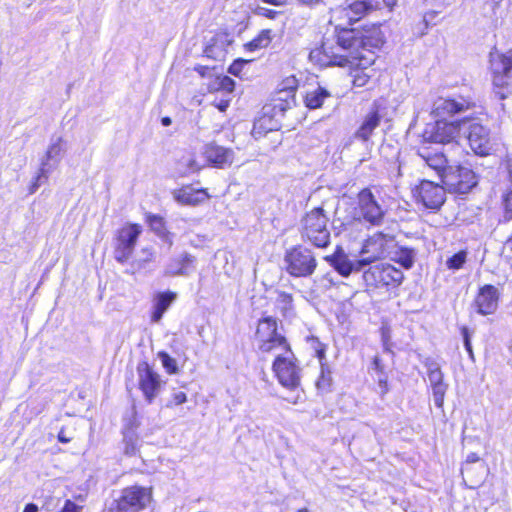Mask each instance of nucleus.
I'll list each match as a JSON object with an SVG mask.
<instances>
[{"label": "nucleus", "mask_w": 512, "mask_h": 512, "mask_svg": "<svg viewBox=\"0 0 512 512\" xmlns=\"http://www.w3.org/2000/svg\"><path fill=\"white\" fill-rule=\"evenodd\" d=\"M254 337L261 353L280 352L271 364V370L278 383L290 391L299 389L302 369L289 340L279 331L277 319L273 316L260 318Z\"/></svg>", "instance_id": "obj_1"}, {"label": "nucleus", "mask_w": 512, "mask_h": 512, "mask_svg": "<svg viewBox=\"0 0 512 512\" xmlns=\"http://www.w3.org/2000/svg\"><path fill=\"white\" fill-rule=\"evenodd\" d=\"M383 26L384 22H372L356 26L355 29H341L339 41L335 44L343 51L361 48L367 51V55L376 56L375 52L380 51L387 42Z\"/></svg>", "instance_id": "obj_2"}, {"label": "nucleus", "mask_w": 512, "mask_h": 512, "mask_svg": "<svg viewBox=\"0 0 512 512\" xmlns=\"http://www.w3.org/2000/svg\"><path fill=\"white\" fill-rule=\"evenodd\" d=\"M301 239L315 248L325 249L331 244L330 218L322 206L306 211L300 219Z\"/></svg>", "instance_id": "obj_3"}, {"label": "nucleus", "mask_w": 512, "mask_h": 512, "mask_svg": "<svg viewBox=\"0 0 512 512\" xmlns=\"http://www.w3.org/2000/svg\"><path fill=\"white\" fill-rule=\"evenodd\" d=\"M377 56H369L362 52L347 55V68L350 85L353 89L372 90L380 82V70L376 69Z\"/></svg>", "instance_id": "obj_4"}, {"label": "nucleus", "mask_w": 512, "mask_h": 512, "mask_svg": "<svg viewBox=\"0 0 512 512\" xmlns=\"http://www.w3.org/2000/svg\"><path fill=\"white\" fill-rule=\"evenodd\" d=\"M379 6L374 0H353L345 5L336 7L329 20L333 26V39L338 42L341 29H355V23L363 20L371 13L377 11Z\"/></svg>", "instance_id": "obj_5"}, {"label": "nucleus", "mask_w": 512, "mask_h": 512, "mask_svg": "<svg viewBox=\"0 0 512 512\" xmlns=\"http://www.w3.org/2000/svg\"><path fill=\"white\" fill-rule=\"evenodd\" d=\"M363 282L367 292L386 291L398 288L404 279L403 272L388 263L370 266L363 272Z\"/></svg>", "instance_id": "obj_6"}, {"label": "nucleus", "mask_w": 512, "mask_h": 512, "mask_svg": "<svg viewBox=\"0 0 512 512\" xmlns=\"http://www.w3.org/2000/svg\"><path fill=\"white\" fill-rule=\"evenodd\" d=\"M153 502L151 486L130 485L121 490L106 512H143Z\"/></svg>", "instance_id": "obj_7"}, {"label": "nucleus", "mask_w": 512, "mask_h": 512, "mask_svg": "<svg viewBox=\"0 0 512 512\" xmlns=\"http://www.w3.org/2000/svg\"><path fill=\"white\" fill-rule=\"evenodd\" d=\"M142 232V225L136 222H125L114 231L111 245L113 258L117 263H128L134 255Z\"/></svg>", "instance_id": "obj_8"}, {"label": "nucleus", "mask_w": 512, "mask_h": 512, "mask_svg": "<svg viewBox=\"0 0 512 512\" xmlns=\"http://www.w3.org/2000/svg\"><path fill=\"white\" fill-rule=\"evenodd\" d=\"M284 269L293 278H308L318 267L315 253L303 244L288 248L283 257Z\"/></svg>", "instance_id": "obj_9"}, {"label": "nucleus", "mask_w": 512, "mask_h": 512, "mask_svg": "<svg viewBox=\"0 0 512 512\" xmlns=\"http://www.w3.org/2000/svg\"><path fill=\"white\" fill-rule=\"evenodd\" d=\"M386 210L379 203L370 187H364L356 194L353 217L359 223L380 226L384 223Z\"/></svg>", "instance_id": "obj_10"}, {"label": "nucleus", "mask_w": 512, "mask_h": 512, "mask_svg": "<svg viewBox=\"0 0 512 512\" xmlns=\"http://www.w3.org/2000/svg\"><path fill=\"white\" fill-rule=\"evenodd\" d=\"M488 69L495 93L501 99H505L509 93L512 79V50L507 52L491 51Z\"/></svg>", "instance_id": "obj_11"}, {"label": "nucleus", "mask_w": 512, "mask_h": 512, "mask_svg": "<svg viewBox=\"0 0 512 512\" xmlns=\"http://www.w3.org/2000/svg\"><path fill=\"white\" fill-rule=\"evenodd\" d=\"M478 181V175L471 167L459 163L451 165L440 182L448 193L465 195L477 186Z\"/></svg>", "instance_id": "obj_12"}, {"label": "nucleus", "mask_w": 512, "mask_h": 512, "mask_svg": "<svg viewBox=\"0 0 512 512\" xmlns=\"http://www.w3.org/2000/svg\"><path fill=\"white\" fill-rule=\"evenodd\" d=\"M446 188L441 183H435L430 180L419 181L411 190L414 202L429 210L431 213H437L446 202Z\"/></svg>", "instance_id": "obj_13"}, {"label": "nucleus", "mask_w": 512, "mask_h": 512, "mask_svg": "<svg viewBox=\"0 0 512 512\" xmlns=\"http://www.w3.org/2000/svg\"><path fill=\"white\" fill-rule=\"evenodd\" d=\"M395 244L393 235L383 232H375L368 236L362 243L359 254V264L368 266L376 261L382 260L388 256Z\"/></svg>", "instance_id": "obj_14"}, {"label": "nucleus", "mask_w": 512, "mask_h": 512, "mask_svg": "<svg viewBox=\"0 0 512 512\" xmlns=\"http://www.w3.org/2000/svg\"><path fill=\"white\" fill-rule=\"evenodd\" d=\"M461 124V120L448 122L438 119L423 130L420 142L443 145L457 142L461 134Z\"/></svg>", "instance_id": "obj_15"}, {"label": "nucleus", "mask_w": 512, "mask_h": 512, "mask_svg": "<svg viewBox=\"0 0 512 512\" xmlns=\"http://www.w3.org/2000/svg\"><path fill=\"white\" fill-rule=\"evenodd\" d=\"M138 388L147 403L151 404L162 388L161 376L147 361H141L136 367Z\"/></svg>", "instance_id": "obj_16"}, {"label": "nucleus", "mask_w": 512, "mask_h": 512, "mask_svg": "<svg viewBox=\"0 0 512 512\" xmlns=\"http://www.w3.org/2000/svg\"><path fill=\"white\" fill-rule=\"evenodd\" d=\"M232 43L233 40L228 31L224 29L217 30L204 45L203 56L216 62H223L227 58Z\"/></svg>", "instance_id": "obj_17"}, {"label": "nucleus", "mask_w": 512, "mask_h": 512, "mask_svg": "<svg viewBox=\"0 0 512 512\" xmlns=\"http://www.w3.org/2000/svg\"><path fill=\"white\" fill-rule=\"evenodd\" d=\"M309 60L321 68H343L347 62V55L335 53L332 46L321 42L310 50Z\"/></svg>", "instance_id": "obj_18"}, {"label": "nucleus", "mask_w": 512, "mask_h": 512, "mask_svg": "<svg viewBox=\"0 0 512 512\" xmlns=\"http://www.w3.org/2000/svg\"><path fill=\"white\" fill-rule=\"evenodd\" d=\"M416 154L436 173L440 181L451 166L449 165V160L445 153L432 149L429 144L425 142L419 143L416 148Z\"/></svg>", "instance_id": "obj_19"}, {"label": "nucleus", "mask_w": 512, "mask_h": 512, "mask_svg": "<svg viewBox=\"0 0 512 512\" xmlns=\"http://www.w3.org/2000/svg\"><path fill=\"white\" fill-rule=\"evenodd\" d=\"M382 119L383 108L378 101H374L354 132V137L361 142L370 141L375 130L381 125Z\"/></svg>", "instance_id": "obj_20"}, {"label": "nucleus", "mask_w": 512, "mask_h": 512, "mask_svg": "<svg viewBox=\"0 0 512 512\" xmlns=\"http://www.w3.org/2000/svg\"><path fill=\"white\" fill-rule=\"evenodd\" d=\"M475 106V102L470 97L440 98L435 102L432 114L435 117L444 118L467 111Z\"/></svg>", "instance_id": "obj_21"}, {"label": "nucleus", "mask_w": 512, "mask_h": 512, "mask_svg": "<svg viewBox=\"0 0 512 512\" xmlns=\"http://www.w3.org/2000/svg\"><path fill=\"white\" fill-rule=\"evenodd\" d=\"M499 298L498 289L492 284H485L478 289L473 305L478 314L490 315L496 311Z\"/></svg>", "instance_id": "obj_22"}, {"label": "nucleus", "mask_w": 512, "mask_h": 512, "mask_svg": "<svg viewBox=\"0 0 512 512\" xmlns=\"http://www.w3.org/2000/svg\"><path fill=\"white\" fill-rule=\"evenodd\" d=\"M202 155L207 166L223 169L232 164L234 153L230 148L209 142L203 146Z\"/></svg>", "instance_id": "obj_23"}, {"label": "nucleus", "mask_w": 512, "mask_h": 512, "mask_svg": "<svg viewBox=\"0 0 512 512\" xmlns=\"http://www.w3.org/2000/svg\"><path fill=\"white\" fill-rule=\"evenodd\" d=\"M324 260L342 277H348L364 267L359 264V260L352 262L341 246H337L332 254L326 255Z\"/></svg>", "instance_id": "obj_24"}, {"label": "nucleus", "mask_w": 512, "mask_h": 512, "mask_svg": "<svg viewBox=\"0 0 512 512\" xmlns=\"http://www.w3.org/2000/svg\"><path fill=\"white\" fill-rule=\"evenodd\" d=\"M468 143L475 154L486 156L491 149L489 129L481 124H471L468 131Z\"/></svg>", "instance_id": "obj_25"}, {"label": "nucleus", "mask_w": 512, "mask_h": 512, "mask_svg": "<svg viewBox=\"0 0 512 512\" xmlns=\"http://www.w3.org/2000/svg\"><path fill=\"white\" fill-rule=\"evenodd\" d=\"M174 199L181 205L197 206L211 198L206 188H193L192 185H183L174 190Z\"/></svg>", "instance_id": "obj_26"}, {"label": "nucleus", "mask_w": 512, "mask_h": 512, "mask_svg": "<svg viewBox=\"0 0 512 512\" xmlns=\"http://www.w3.org/2000/svg\"><path fill=\"white\" fill-rule=\"evenodd\" d=\"M292 82L293 85L281 88L273 94L270 104L274 113H284L295 106L297 81L293 78Z\"/></svg>", "instance_id": "obj_27"}, {"label": "nucleus", "mask_w": 512, "mask_h": 512, "mask_svg": "<svg viewBox=\"0 0 512 512\" xmlns=\"http://www.w3.org/2000/svg\"><path fill=\"white\" fill-rule=\"evenodd\" d=\"M144 219L150 230L169 244H172L173 234L168 230L166 220L163 216L154 213H146Z\"/></svg>", "instance_id": "obj_28"}, {"label": "nucleus", "mask_w": 512, "mask_h": 512, "mask_svg": "<svg viewBox=\"0 0 512 512\" xmlns=\"http://www.w3.org/2000/svg\"><path fill=\"white\" fill-rule=\"evenodd\" d=\"M176 299V293L172 291L160 292L156 296V301L154 305V309L151 313L150 319L152 322L156 323L161 320L164 313L171 306V304Z\"/></svg>", "instance_id": "obj_29"}, {"label": "nucleus", "mask_w": 512, "mask_h": 512, "mask_svg": "<svg viewBox=\"0 0 512 512\" xmlns=\"http://www.w3.org/2000/svg\"><path fill=\"white\" fill-rule=\"evenodd\" d=\"M331 97V92L325 87L318 86L317 88L307 91L303 96L304 106L310 110L319 109L323 106L325 100Z\"/></svg>", "instance_id": "obj_30"}, {"label": "nucleus", "mask_w": 512, "mask_h": 512, "mask_svg": "<svg viewBox=\"0 0 512 512\" xmlns=\"http://www.w3.org/2000/svg\"><path fill=\"white\" fill-rule=\"evenodd\" d=\"M273 39V31L271 29L260 30L250 41L243 44L246 52H255L269 47Z\"/></svg>", "instance_id": "obj_31"}, {"label": "nucleus", "mask_w": 512, "mask_h": 512, "mask_svg": "<svg viewBox=\"0 0 512 512\" xmlns=\"http://www.w3.org/2000/svg\"><path fill=\"white\" fill-rule=\"evenodd\" d=\"M194 261L195 258L192 255L184 253L181 256L172 259L170 264V273L174 276L187 275L191 271Z\"/></svg>", "instance_id": "obj_32"}, {"label": "nucleus", "mask_w": 512, "mask_h": 512, "mask_svg": "<svg viewBox=\"0 0 512 512\" xmlns=\"http://www.w3.org/2000/svg\"><path fill=\"white\" fill-rule=\"evenodd\" d=\"M273 131H277L273 119L270 116L263 115L254 122L251 133L256 140H259L265 137L267 133Z\"/></svg>", "instance_id": "obj_33"}, {"label": "nucleus", "mask_w": 512, "mask_h": 512, "mask_svg": "<svg viewBox=\"0 0 512 512\" xmlns=\"http://www.w3.org/2000/svg\"><path fill=\"white\" fill-rule=\"evenodd\" d=\"M294 297L291 293L280 291L277 293L276 309L283 318L293 316L294 313Z\"/></svg>", "instance_id": "obj_34"}, {"label": "nucleus", "mask_w": 512, "mask_h": 512, "mask_svg": "<svg viewBox=\"0 0 512 512\" xmlns=\"http://www.w3.org/2000/svg\"><path fill=\"white\" fill-rule=\"evenodd\" d=\"M208 90L209 92L232 93L235 90V81L227 75H217L214 82L208 86Z\"/></svg>", "instance_id": "obj_35"}, {"label": "nucleus", "mask_w": 512, "mask_h": 512, "mask_svg": "<svg viewBox=\"0 0 512 512\" xmlns=\"http://www.w3.org/2000/svg\"><path fill=\"white\" fill-rule=\"evenodd\" d=\"M332 384L331 371L326 364H321L320 374L316 380V387L321 392H328Z\"/></svg>", "instance_id": "obj_36"}, {"label": "nucleus", "mask_w": 512, "mask_h": 512, "mask_svg": "<svg viewBox=\"0 0 512 512\" xmlns=\"http://www.w3.org/2000/svg\"><path fill=\"white\" fill-rule=\"evenodd\" d=\"M394 261L405 269H410L414 264L413 252L411 249L402 247L398 250Z\"/></svg>", "instance_id": "obj_37"}, {"label": "nucleus", "mask_w": 512, "mask_h": 512, "mask_svg": "<svg viewBox=\"0 0 512 512\" xmlns=\"http://www.w3.org/2000/svg\"><path fill=\"white\" fill-rule=\"evenodd\" d=\"M157 356L161 360L162 366L167 374L175 375L179 372L176 360L166 351H159Z\"/></svg>", "instance_id": "obj_38"}, {"label": "nucleus", "mask_w": 512, "mask_h": 512, "mask_svg": "<svg viewBox=\"0 0 512 512\" xmlns=\"http://www.w3.org/2000/svg\"><path fill=\"white\" fill-rule=\"evenodd\" d=\"M466 260L467 252L465 250H460L447 259L446 266L449 269L458 270L464 266Z\"/></svg>", "instance_id": "obj_39"}, {"label": "nucleus", "mask_w": 512, "mask_h": 512, "mask_svg": "<svg viewBox=\"0 0 512 512\" xmlns=\"http://www.w3.org/2000/svg\"><path fill=\"white\" fill-rule=\"evenodd\" d=\"M251 60L244 59V58H237L235 59L228 67V73L238 77L240 79L243 78V71L247 64H249Z\"/></svg>", "instance_id": "obj_40"}, {"label": "nucleus", "mask_w": 512, "mask_h": 512, "mask_svg": "<svg viewBox=\"0 0 512 512\" xmlns=\"http://www.w3.org/2000/svg\"><path fill=\"white\" fill-rule=\"evenodd\" d=\"M427 375H428V379L430 381L431 386L445 383L444 375H443L440 367L436 363H430L428 365Z\"/></svg>", "instance_id": "obj_41"}, {"label": "nucleus", "mask_w": 512, "mask_h": 512, "mask_svg": "<svg viewBox=\"0 0 512 512\" xmlns=\"http://www.w3.org/2000/svg\"><path fill=\"white\" fill-rule=\"evenodd\" d=\"M431 388H432L435 405L438 408L442 409L443 405H444L445 394H446V391L448 388L447 384L441 383V384L433 385V386H431Z\"/></svg>", "instance_id": "obj_42"}, {"label": "nucleus", "mask_w": 512, "mask_h": 512, "mask_svg": "<svg viewBox=\"0 0 512 512\" xmlns=\"http://www.w3.org/2000/svg\"><path fill=\"white\" fill-rule=\"evenodd\" d=\"M373 390L379 396L380 399L385 398V396L390 391L387 374L379 375L378 380H377V386L375 388H373Z\"/></svg>", "instance_id": "obj_43"}, {"label": "nucleus", "mask_w": 512, "mask_h": 512, "mask_svg": "<svg viewBox=\"0 0 512 512\" xmlns=\"http://www.w3.org/2000/svg\"><path fill=\"white\" fill-rule=\"evenodd\" d=\"M48 179L47 173L43 167H41L37 173V175L31 181L29 186V193L33 194L40 187L41 184L46 182Z\"/></svg>", "instance_id": "obj_44"}, {"label": "nucleus", "mask_w": 512, "mask_h": 512, "mask_svg": "<svg viewBox=\"0 0 512 512\" xmlns=\"http://www.w3.org/2000/svg\"><path fill=\"white\" fill-rule=\"evenodd\" d=\"M478 461H480V457H479V455L477 453H470L467 456L466 461H465L464 465L461 468V473H462L464 479H465V477H468L469 474L472 472L471 465L473 463L478 462Z\"/></svg>", "instance_id": "obj_45"}, {"label": "nucleus", "mask_w": 512, "mask_h": 512, "mask_svg": "<svg viewBox=\"0 0 512 512\" xmlns=\"http://www.w3.org/2000/svg\"><path fill=\"white\" fill-rule=\"evenodd\" d=\"M187 400H188L187 394L185 392L179 391V392L173 393L171 395V398L167 402L166 406L168 408H174L176 406L186 403Z\"/></svg>", "instance_id": "obj_46"}, {"label": "nucleus", "mask_w": 512, "mask_h": 512, "mask_svg": "<svg viewBox=\"0 0 512 512\" xmlns=\"http://www.w3.org/2000/svg\"><path fill=\"white\" fill-rule=\"evenodd\" d=\"M371 369L378 375H386V365L382 357L378 354L374 355L371 361Z\"/></svg>", "instance_id": "obj_47"}, {"label": "nucleus", "mask_w": 512, "mask_h": 512, "mask_svg": "<svg viewBox=\"0 0 512 512\" xmlns=\"http://www.w3.org/2000/svg\"><path fill=\"white\" fill-rule=\"evenodd\" d=\"M141 252L145 255L143 259L137 261L138 267H143L146 264L154 261L155 259V251L151 247H144L141 249Z\"/></svg>", "instance_id": "obj_48"}, {"label": "nucleus", "mask_w": 512, "mask_h": 512, "mask_svg": "<svg viewBox=\"0 0 512 512\" xmlns=\"http://www.w3.org/2000/svg\"><path fill=\"white\" fill-rule=\"evenodd\" d=\"M83 506L76 504L71 499H66L62 508L57 512H82Z\"/></svg>", "instance_id": "obj_49"}, {"label": "nucleus", "mask_w": 512, "mask_h": 512, "mask_svg": "<svg viewBox=\"0 0 512 512\" xmlns=\"http://www.w3.org/2000/svg\"><path fill=\"white\" fill-rule=\"evenodd\" d=\"M256 14L273 20L276 19L281 14V12L270 8L260 7L256 10Z\"/></svg>", "instance_id": "obj_50"}, {"label": "nucleus", "mask_w": 512, "mask_h": 512, "mask_svg": "<svg viewBox=\"0 0 512 512\" xmlns=\"http://www.w3.org/2000/svg\"><path fill=\"white\" fill-rule=\"evenodd\" d=\"M460 332H461V335L464 340L465 349L467 350L468 354L472 357L473 351H472L471 340H470V331H469L468 327L462 326L460 328Z\"/></svg>", "instance_id": "obj_51"}, {"label": "nucleus", "mask_w": 512, "mask_h": 512, "mask_svg": "<svg viewBox=\"0 0 512 512\" xmlns=\"http://www.w3.org/2000/svg\"><path fill=\"white\" fill-rule=\"evenodd\" d=\"M312 340L315 341L317 343V346L315 347V354H316V357L322 361L325 359V355H326V345L325 344H322L320 343L316 338L312 337Z\"/></svg>", "instance_id": "obj_52"}, {"label": "nucleus", "mask_w": 512, "mask_h": 512, "mask_svg": "<svg viewBox=\"0 0 512 512\" xmlns=\"http://www.w3.org/2000/svg\"><path fill=\"white\" fill-rule=\"evenodd\" d=\"M186 166H187V171H188L189 173H197V172H199V171L203 168V166H202V165H200V164L197 162V160H196V159H190V160H188V162H187Z\"/></svg>", "instance_id": "obj_53"}, {"label": "nucleus", "mask_w": 512, "mask_h": 512, "mask_svg": "<svg viewBox=\"0 0 512 512\" xmlns=\"http://www.w3.org/2000/svg\"><path fill=\"white\" fill-rule=\"evenodd\" d=\"M212 68L206 65H196L194 70L200 75V77L205 78L209 75V71Z\"/></svg>", "instance_id": "obj_54"}, {"label": "nucleus", "mask_w": 512, "mask_h": 512, "mask_svg": "<svg viewBox=\"0 0 512 512\" xmlns=\"http://www.w3.org/2000/svg\"><path fill=\"white\" fill-rule=\"evenodd\" d=\"M57 439L60 443L66 444L69 443L72 438L66 436L64 428H61L57 434Z\"/></svg>", "instance_id": "obj_55"}, {"label": "nucleus", "mask_w": 512, "mask_h": 512, "mask_svg": "<svg viewBox=\"0 0 512 512\" xmlns=\"http://www.w3.org/2000/svg\"><path fill=\"white\" fill-rule=\"evenodd\" d=\"M263 3L270 4L273 6H285L289 3V0H261Z\"/></svg>", "instance_id": "obj_56"}, {"label": "nucleus", "mask_w": 512, "mask_h": 512, "mask_svg": "<svg viewBox=\"0 0 512 512\" xmlns=\"http://www.w3.org/2000/svg\"><path fill=\"white\" fill-rule=\"evenodd\" d=\"M22 512H39V508L35 503H27Z\"/></svg>", "instance_id": "obj_57"}, {"label": "nucleus", "mask_w": 512, "mask_h": 512, "mask_svg": "<svg viewBox=\"0 0 512 512\" xmlns=\"http://www.w3.org/2000/svg\"><path fill=\"white\" fill-rule=\"evenodd\" d=\"M214 106L217 107L221 112H224L229 106V100H221L218 103H214Z\"/></svg>", "instance_id": "obj_58"}, {"label": "nucleus", "mask_w": 512, "mask_h": 512, "mask_svg": "<svg viewBox=\"0 0 512 512\" xmlns=\"http://www.w3.org/2000/svg\"><path fill=\"white\" fill-rule=\"evenodd\" d=\"M135 452V445L131 441L126 442V450L125 453L131 455Z\"/></svg>", "instance_id": "obj_59"}, {"label": "nucleus", "mask_w": 512, "mask_h": 512, "mask_svg": "<svg viewBox=\"0 0 512 512\" xmlns=\"http://www.w3.org/2000/svg\"><path fill=\"white\" fill-rule=\"evenodd\" d=\"M323 0H299V2L303 5L314 6L322 2Z\"/></svg>", "instance_id": "obj_60"}, {"label": "nucleus", "mask_w": 512, "mask_h": 512, "mask_svg": "<svg viewBox=\"0 0 512 512\" xmlns=\"http://www.w3.org/2000/svg\"><path fill=\"white\" fill-rule=\"evenodd\" d=\"M384 5L391 11L395 5L397 4L398 0H382Z\"/></svg>", "instance_id": "obj_61"}, {"label": "nucleus", "mask_w": 512, "mask_h": 512, "mask_svg": "<svg viewBox=\"0 0 512 512\" xmlns=\"http://www.w3.org/2000/svg\"><path fill=\"white\" fill-rule=\"evenodd\" d=\"M172 123V119L169 116H164L161 118V124L163 126H170Z\"/></svg>", "instance_id": "obj_62"}, {"label": "nucleus", "mask_w": 512, "mask_h": 512, "mask_svg": "<svg viewBox=\"0 0 512 512\" xmlns=\"http://www.w3.org/2000/svg\"><path fill=\"white\" fill-rule=\"evenodd\" d=\"M508 172H509V179L512 182V163L508 166Z\"/></svg>", "instance_id": "obj_63"}, {"label": "nucleus", "mask_w": 512, "mask_h": 512, "mask_svg": "<svg viewBox=\"0 0 512 512\" xmlns=\"http://www.w3.org/2000/svg\"><path fill=\"white\" fill-rule=\"evenodd\" d=\"M296 512H309V510H308V508L303 507V508L298 509Z\"/></svg>", "instance_id": "obj_64"}]
</instances>
